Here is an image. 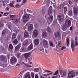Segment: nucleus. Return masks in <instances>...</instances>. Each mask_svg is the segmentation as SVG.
I'll return each mask as SVG.
<instances>
[{"instance_id":"nucleus-23","label":"nucleus","mask_w":78,"mask_h":78,"mask_svg":"<svg viewBox=\"0 0 78 78\" xmlns=\"http://www.w3.org/2000/svg\"><path fill=\"white\" fill-rule=\"evenodd\" d=\"M33 43H31V44L28 47L27 49L28 50H31V49H33Z\"/></svg>"},{"instance_id":"nucleus-34","label":"nucleus","mask_w":78,"mask_h":78,"mask_svg":"<svg viewBox=\"0 0 78 78\" xmlns=\"http://www.w3.org/2000/svg\"><path fill=\"white\" fill-rule=\"evenodd\" d=\"M6 34V30H4L2 32V36H5V34Z\"/></svg>"},{"instance_id":"nucleus-60","label":"nucleus","mask_w":78,"mask_h":78,"mask_svg":"<svg viewBox=\"0 0 78 78\" xmlns=\"http://www.w3.org/2000/svg\"><path fill=\"white\" fill-rule=\"evenodd\" d=\"M44 76H48V74H44Z\"/></svg>"},{"instance_id":"nucleus-35","label":"nucleus","mask_w":78,"mask_h":78,"mask_svg":"<svg viewBox=\"0 0 78 78\" xmlns=\"http://www.w3.org/2000/svg\"><path fill=\"white\" fill-rule=\"evenodd\" d=\"M9 47L10 50H12L13 48V46H12V45L11 44L9 45Z\"/></svg>"},{"instance_id":"nucleus-1","label":"nucleus","mask_w":78,"mask_h":78,"mask_svg":"<svg viewBox=\"0 0 78 78\" xmlns=\"http://www.w3.org/2000/svg\"><path fill=\"white\" fill-rule=\"evenodd\" d=\"M58 21L60 22H62L64 20V17L63 15L61 14H59L58 17Z\"/></svg>"},{"instance_id":"nucleus-12","label":"nucleus","mask_w":78,"mask_h":78,"mask_svg":"<svg viewBox=\"0 0 78 78\" xmlns=\"http://www.w3.org/2000/svg\"><path fill=\"white\" fill-rule=\"evenodd\" d=\"M24 56L26 59V60H27V59L29 58V57L30 56V53H28L25 54L24 55Z\"/></svg>"},{"instance_id":"nucleus-46","label":"nucleus","mask_w":78,"mask_h":78,"mask_svg":"<svg viewBox=\"0 0 78 78\" xmlns=\"http://www.w3.org/2000/svg\"><path fill=\"white\" fill-rule=\"evenodd\" d=\"M16 56L18 58H20V53L18 52V53H17Z\"/></svg>"},{"instance_id":"nucleus-6","label":"nucleus","mask_w":78,"mask_h":78,"mask_svg":"<svg viewBox=\"0 0 78 78\" xmlns=\"http://www.w3.org/2000/svg\"><path fill=\"white\" fill-rule=\"evenodd\" d=\"M71 25V21L69 20H67L65 21V26L66 27H70Z\"/></svg>"},{"instance_id":"nucleus-20","label":"nucleus","mask_w":78,"mask_h":78,"mask_svg":"<svg viewBox=\"0 0 78 78\" xmlns=\"http://www.w3.org/2000/svg\"><path fill=\"white\" fill-rule=\"evenodd\" d=\"M34 43L35 45H38L39 43V40L38 39L34 40Z\"/></svg>"},{"instance_id":"nucleus-11","label":"nucleus","mask_w":78,"mask_h":78,"mask_svg":"<svg viewBox=\"0 0 78 78\" xmlns=\"http://www.w3.org/2000/svg\"><path fill=\"white\" fill-rule=\"evenodd\" d=\"M43 44L44 45H45L46 46V48H48V42L47 41V40L43 39Z\"/></svg>"},{"instance_id":"nucleus-48","label":"nucleus","mask_w":78,"mask_h":78,"mask_svg":"<svg viewBox=\"0 0 78 78\" xmlns=\"http://www.w3.org/2000/svg\"><path fill=\"white\" fill-rule=\"evenodd\" d=\"M58 71H59V70H58L57 71L55 72V73L53 75H57L58 73Z\"/></svg>"},{"instance_id":"nucleus-7","label":"nucleus","mask_w":78,"mask_h":78,"mask_svg":"<svg viewBox=\"0 0 78 78\" xmlns=\"http://www.w3.org/2000/svg\"><path fill=\"white\" fill-rule=\"evenodd\" d=\"M73 12L74 15H77L78 14V7H73Z\"/></svg>"},{"instance_id":"nucleus-42","label":"nucleus","mask_w":78,"mask_h":78,"mask_svg":"<svg viewBox=\"0 0 78 78\" xmlns=\"http://www.w3.org/2000/svg\"><path fill=\"white\" fill-rule=\"evenodd\" d=\"M75 46L76 47L78 46V42L76 41H75Z\"/></svg>"},{"instance_id":"nucleus-10","label":"nucleus","mask_w":78,"mask_h":78,"mask_svg":"<svg viewBox=\"0 0 78 78\" xmlns=\"http://www.w3.org/2000/svg\"><path fill=\"white\" fill-rule=\"evenodd\" d=\"M39 34V31L37 30H35L33 32V35L34 37H37Z\"/></svg>"},{"instance_id":"nucleus-63","label":"nucleus","mask_w":78,"mask_h":78,"mask_svg":"<svg viewBox=\"0 0 78 78\" xmlns=\"http://www.w3.org/2000/svg\"><path fill=\"white\" fill-rule=\"evenodd\" d=\"M57 78V76H53L52 78Z\"/></svg>"},{"instance_id":"nucleus-13","label":"nucleus","mask_w":78,"mask_h":78,"mask_svg":"<svg viewBox=\"0 0 78 78\" xmlns=\"http://www.w3.org/2000/svg\"><path fill=\"white\" fill-rule=\"evenodd\" d=\"M38 22L39 23H40L42 25L44 24V20L43 19H42V18H39L38 20Z\"/></svg>"},{"instance_id":"nucleus-2","label":"nucleus","mask_w":78,"mask_h":78,"mask_svg":"<svg viewBox=\"0 0 78 78\" xmlns=\"http://www.w3.org/2000/svg\"><path fill=\"white\" fill-rule=\"evenodd\" d=\"M29 15L28 14H25L23 16V22H27L28 20Z\"/></svg>"},{"instance_id":"nucleus-5","label":"nucleus","mask_w":78,"mask_h":78,"mask_svg":"<svg viewBox=\"0 0 78 78\" xmlns=\"http://www.w3.org/2000/svg\"><path fill=\"white\" fill-rule=\"evenodd\" d=\"M17 62V59L14 57H12L10 59V63L11 64H14L15 62Z\"/></svg>"},{"instance_id":"nucleus-50","label":"nucleus","mask_w":78,"mask_h":78,"mask_svg":"<svg viewBox=\"0 0 78 78\" xmlns=\"http://www.w3.org/2000/svg\"><path fill=\"white\" fill-rule=\"evenodd\" d=\"M0 2L2 3H5L6 0H0Z\"/></svg>"},{"instance_id":"nucleus-62","label":"nucleus","mask_w":78,"mask_h":78,"mask_svg":"<svg viewBox=\"0 0 78 78\" xmlns=\"http://www.w3.org/2000/svg\"><path fill=\"white\" fill-rule=\"evenodd\" d=\"M27 11L28 12H31V11L30 10H29V9H27Z\"/></svg>"},{"instance_id":"nucleus-14","label":"nucleus","mask_w":78,"mask_h":78,"mask_svg":"<svg viewBox=\"0 0 78 78\" xmlns=\"http://www.w3.org/2000/svg\"><path fill=\"white\" fill-rule=\"evenodd\" d=\"M74 41L73 40H72L71 43V48L72 49L73 51H74V50H75V48H74Z\"/></svg>"},{"instance_id":"nucleus-45","label":"nucleus","mask_w":78,"mask_h":78,"mask_svg":"<svg viewBox=\"0 0 78 78\" xmlns=\"http://www.w3.org/2000/svg\"><path fill=\"white\" fill-rule=\"evenodd\" d=\"M19 20H14L13 21V22L15 23H17V22H19Z\"/></svg>"},{"instance_id":"nucleus-38","label":"nucleus","mask_w":78,"mask_h":78,"mask_svg":"<svg viewBox=\"0 0 78 78\" xmlns=\"http://www.w3.org/2000/svg\"><path fill=\"white\" fill-rule=\"evenodd\" d=\"M27 0H23V3L21 4V5H23V3H24V4H25V3H27Z\"/></svg>"},{"instance_id":"nucleus-40","label":"nucleus","mask_w":78,"mask_h":78,"mask_svg":"<svg viewBox=\"0 0 78 78\" xmlns=\"http://www.w3.org/2000/svg\"><path fill=\"white\" fill-rule=\"evenodd\" d=\"M62 44L61 43V41H59L58 43V45L59 47H61Z\"/></svg>"},{"instance_id":"nucleus-49","label":"nucleus","mask_w":78,"mask_h":78,"mask_svg":"<svg viewBox=\"0 0 78 78\" xmlns=\"http://www.w3.org/2000/svg\"><path fill=\"white\" fill-rule=\"evenodd\" d=\"M9 5L11 7H12V8H14V5H13V4L12 3H11Z\"/></svg>"},{"instance_id":"nucleus-28","label":"nucleus","mask_w":78,"mask_h":78,"mask_svg":"<svg viewBox=\"0 0 78 78\" xmlns=\"http://www.w3.org/2000/svg\"><path fill=\"white\" fill-rule=\"evenodd\" d=\"M69 38H67L66 39V45H67V46H69Z\"/></svg>"},{"instance_id":"nucleus-18","label":"nucleus","mask_w":78,"mask_h":78,"mask_svg":"<svg viewBox=\"0 0 78 78\" xmlns=\"http://www.w3.org/2000/svg\"><path fill=\"white\" fill-rule=\"evenodd\" d=\"M0 59L1 61H4L5 60V56L3 55H0Z\"/></svg>"},{"instance_id":"nucleus-36","label":"nucleus","mask_w":78,"mask_h":78,"mask_svg":"<svg viewBox=\"0 0 78 78\" xmlns=\"http://www.w3.org/2000/svg\"><path fill=\"white\" fill-rule=\"evenodd\" d=\"M13 42L14 44H17L18 43V41H17V39H15L13 41Z\"/></svg>"},{"instance_id":"nucleus-21","label":"nucleus","mask_w":78,"mask_h":78,"mask_svg":"<svg viewBox=\"0 0 78 78\" xmlns=\"http://www.w3.org/2000/svg\"><path fill=\"white\" fill-rule=\"evenodd\" d=\"M48 19L50 22H52L53 20V15L49 16L48 17Z\"/></svg>"},{"instance_id":"nucleus-56","label":"nucleus","mask_w":78,"mask_h":78,"mask_svg":"<svg viewBox=\"0 0 78 78\" xmlns=\"http://www.w3.org/2000/svg\"><path fill=\"white\" fill-rule=\"evenodd\" d=\"M15 7L16 8H19V7H20V5H19L18 4H16L15 5Z\"/></svg>"},{"instance_id":"nucleus-43","label":"nucleus","mask_w":78,"mask_h":78,"mask_svg":"<svg viewBox=\"0 0 78 78\" xmlns=\"http://www.w3.org/2000/svg\"><path fill=\"white\" fill-rule=\"evenodd\" d=\"M48 72V73H47L48 76H49V75H52L53 73L51 72V71H49Z\"/></svg>"},{"instance_id":"nucleus-55","label":"nucleus","mask_w":78,"mask_h":78,"mask_svg":"<svg viewBox=\"0 0 78 78\" xmlns=\"http://www.w3.org/2000/svg\"><path fill=\"white\" fill-rule=\"evenodd\" d=\"M20 40H21V42H23V38L22 37H20Z\"/></svg>"},{"instance_id":"nucleus-22","label":"nucleus","mask_w":78,"mask_h":78,"mask_svg":"<svg viewBox=\"0 0 78 78\" xmlns=\"http://www.w3.org/2000/svg\"><path fill=\"white\" fill-rule=\"evenodd\" d=\"M55 37H57L58 38H60L61 37V34L59 32L57 33L55 35Z\"/></svg>"},{"instance_id":"nucleus-27","label":"nucleus","mask_w":78,"mask_h":78,"mask_svg":"<svg viewBox=\"0 0 78 78\" xmlns=\"http://www.w3.org/2000/svg\"><path fill=\"white\" fill-rule=\"evenodd\" d=\"M10 16L12 20H15L16 19V16L15 15H10Z\"/></svg>"},{"instance_id":"nucleus-29","label":"nucleus","mask_w":78,"mask_h":78,"mask_svg":"<svg viewBox=\"0 0 78 78\" xmlns=\"http://www.w3.org/2000/svg\"><path fill=\"white\" fill-rule=\"evenodd\" d=\"M16 34L14 33L13 34L12 37V40H14V39H16Z\"/></svg>"},{"instance_id":"nucleus-9","label":"nucleus","mask_w":78,"mask_h":78,"mask_svg":"<svg viewBox=\"0 0 78 78\" xmlns=\"http://www.w3.org/2000/svg\"><path fill=\"white\" fill-rule=\"evenodd\" d=\"M48 13V16H52V6H50L49 8Z\"/></svg>"},{"instance_id":"nucleus-24","label":"nucleus","mask_w":78,"mask_h":78,"mask_svg":"<svg viewBox=\"0 0 78 78\" xmlns=\"http://www.w3.org/2000/svg\"><path fill=\"white\" fill-rule=\"evenodd\" d=\"M28 40H26L23 43V45L24 46H27V45H28Z\"/></svg>"},{"instance_id":"nucleus-54","label":"nucleus","mask_w":78,"mask_h":78,"mask_svg":"<svg viewBox=\"0 0 78 78\" xmlns=\"http://www.w3.org/2000/svg\"><path fill=\"white\" fill-rule=\"evenodd\" d=\"M31 75L32 78H34V73L33 72L31 73Z\"/></svg>"},{"instance_id":"nucleus-17","label":"nucleus","mask_w":78,"mask_h":78,"mask_svg":"<svg viewBox=\"0 0 78 78\" xmlns=\"http://www.w3.org/2000/svg\"><path fill=\"white\" fill-rule=\"evenodd\" d=\"M24 36V37H30V36H29V34L27 31H25Z\"/></svg>"},{"instance_id":"nucleus-51","label":"nucleus","mask_w":78,"mask_h":78,"mask_svg":"<svg viewBox=\"0 0 78 78\" xmlns=\"http://www.w3.org/2000/svg\"><path fill=\"white\" fill-rule=\"evenodd\" d=\"M49 43L50 45L51 46V47H53V43H52V42L51 41H49Z\"/></svg>"},{"instance_id":"nucleus-4","label":"nucleus","mask_w":78,"mask_h":78,"mask_svg":"<svg viewBox=\"0 0 78 78\" xmlns=\"http://www.w3.org/2000/svg\"><path fill=\"white\" fill-rule=\"evenodd\" d=\"M75 76V74L74 72L70 71L68 73V77L70 78H73Z\"/></svg>"},{"instance_id":"nucleus-52","label":"nucleus","mask_w":78,"mask_h":78,"mask_svg":"<svg viewBox=\"0 0 78 78\" xmlns=\"http://www.w3.org/2000/svg\"><path fill=\"white\" fill-rule=\"evenodd\" d=\"M67 8L65 7L64 9V12H66L67 11Z\"/></svg>"},{"instance_id":"nucleus-3","label":"nucleus","mask_w":78,"mask_h":78,"mask_svg":"<svg viewBox=\"0 0 78 78\" xmlns=\"http://www.w3.org/2000/svg\"><path fill=\"white\" fill-rule=\"evenodd\" d=\"M26 25L28 27V30L29 31H30L33 30V25L31 24H30V22L27 23Z\"/></svg>"},{"instance_id":"nucleus-47","label":"nucleus","mask_w":78,"mask_h":78,"mask_svg":"<svg viewBox=\"0 0 78 78\" xmlns=\"http://www.w3.org/2000/svg\"><path fill=\"white\" fill-rule=\"evenodd\" d=\"M66 47L65 46H63L62 47V48H61V50H64V49H66Z\"/></svg>"},{"instance_id":"nucleus-39","label":"nucleus","mask_w":78,"mask_h":78,"mask_svg":"<svg viewBox=\"0 0 78 78\" xmlns=\"http://www.w3.org/2000/svg\"><path fill=\"white\" fill-rule=\"evenodd\" d=\"M56 24H57V20H55L54 21L53 25H56Z\"/></svg>"},{"instance_id":"nucleus-30","label":"nucleus","mask_w":78,"mask_h":78,"mask_svg":"<svg viewBox=\"0 0 78 78\" xmlns=\"http://www.w3.org/2000/svg\"><path fill=\"white\" fill-rule=\"evenodd\" d=\"M46 11H47V9L45 8L43 9L42 10V14H43V15H44Z\"/></svg>"},{"instance_id":"nucleus-41","label":"nucleus","mask_w":78,"mask_h":78,"mask_svg":"<svg viewBox=\"0 0 78 78\" xmlns=\"http://www.w3.org/2000/svg\"><path fill=\"white\" fill-rule=\"evenodd\" d=\"M40 69V68H35L34 69V72H38L39 70V69Z\"/></svg>"},{"instance_id":"nucleus-58","label":"nucleus","mask_w":78,"mask_h":78,"mask_svg":"<svg viewBox=\"0 0 78 78\" xmlns=\"http://www.w3.org/2000/svg\"><path fill=\"white\" fill-rule=\"evenodd\" d=\"M15 32H16L17 34H19V30H17L16 31H14Z\"/></svg>"},{"instance_id":"nucleus-53","label":"nucleus","mask_w":78,"mask_h":78,"mask_svg":"<svg viewBox=\"0 0 78 78\" xmlns=\"http://www.w3.org/2000/svg\"><path fill=\"white\" fill-rule=\"evenodd\" d=\"M25 51V48H22L21 51V52H24Z\"/></svg>"},{"instance_id":"nucleus-32","label":"nucleus","mask_w":78,"mask_h":78,"mask_svg":"<svg viewBox=\"0 0 78 78\" xmlns=\"http://www.w3.org/2000/svg\"><path fill=\"white\" fill-rule=\"evenodd\" d=\"M62 29L63 31H65L66 30V25H63L62 28Z\"/></svg>"},{"instance_id":"nucleus-8","label":"nucleus","mask_w":78,"mask_h":78,"mask_svg":"<svg viewBox=\"0 0 78 78\" xmlns=\"http://www.w3.org/2000/svg\"><path fill=\"white\" fill-rule=\"evenodd\" d=\"M60 75L63 76H66L67 75V72L66 71L61 70H60Z\"/></svg>"},{"instance_id":"nucleus-64","label":"nucleus","mask_w":78,"mask_h":78,"mask_svg":"<svg viewBox=\"0 0 78 78\" xmlns=\"http://www.w3.org/2000/svg\"><path fill=\"white\" fill-rule=\"evenodd\" d=\"M8 27L9 29H11V26L10 25H8Z\"/></svg>"},{"instance_id":"nucleus-19","label":"nucleus","mask_w":78,"mask_h":78,"mask_svg":"<svg viewBox=\"0 0 78 78\" xmlns=\"http://www.w3.org/2000/svg\"><path fill=\"white\" fill-rule=\"evenodd\" d=\"M48 35V34L46 32H44L42 33V36L43 37H47Z\"/></svg>"},{"instance_id":"nucleus-15","label":"nucleus","mask_w":78,"mask_h":78,"mask_svg":"<svg viewBox=\"0 0 78 78\" xmlns=\"http://www.w3.org/2000/svg\"><path fill=\"white\" fill-rule=\"evenodd\" d=\"M0 66L1 67H2L3 68H5V67H7V64L6 63H0Z\"/></svg>"},{"instance_id":"nucleus-16","label":"nucleus","mask_w":78,"mask_h":78,"mask_svg":"<svg viewBox=\"0 0 78 78\" xmlns=\"http://www.w3.org/2000/svg\"><path fill=\"white\" fill-rule=\"evenodd\" d=\"M24 78H31L30 73L29 72L27 73Z\"/></svg>"},{"instance_id":"nucleus-31","label":"nucleus","mask_w":78,"mask_h":78,"mask_svg":"<svg viewBox=\"0 0 78 78\" xmlns=\"http://www.w3.org/2000/svg\"><path fill=\"white\" fill-rule=\"evenodd\" d=\"M46 30L48 32H49V33H50V32H51V29L50 28V27H49V26H48Z\"/></svg>"},{"instance_id":"nucleus-25","label":"nucleus","mask_w":78,"mask_h":78,"mask_svg":"<svg viewBox=\"0 0 78 78\" xmlns=\"http://www.w3.org/2000/svg\"><path fill=\"white\" fill-rule=\"evenodd\" d=\"M20 49V44H18L16 46L15 48V51H18Z\"/></svg>"},{"instance_id":"nucleus-59","label":"nucleus","mask_w":78,"mask_h":78,"mask_svg":"<svg viewBox=\"0 0 78 78\" xmlns=\"http://www.w3.org/2000/svg\"><path fill=\"white\" fill-rule=\"evenodd\" d=\"M68 2L69 4V5H72V2L70 1V0H69L68 1Z\"/></svg>"},{"instance_id":"nucleus-26","label":"nucleus","mask_w":78,"mask_h":78,"mask_svg":"<svg viewBox=\"0 0 78 78\" xmlns=\"http://www.w3.org/2000/svg\"><path fill=\"white\" fill-rule=\"evenodd\" d=\"M65 5V3H64V2L62 3L59 6L58 8H59V9H61V8H62L63 7H64V6Z\"/></svg>"},{"instance_id":"nucleus-44","label":"nucleus","mask_w":78,"mask_h":78,"mask_svg":"<svg viewBox=\"0 0 78 78\" xmlns=\"http://www.w3.org/2000/svg\"><path fill=\"white\" fill-rule=\"evenodd\" d=\"M68 14L69 16H71L72 14V11H69L68 13Z\"/></svg>"},{"instance_id":"nucleus-57","label":"nucleus","mask_w":78,"mask_h":78,"mask_svg":"<svg viewBox=\"0 0 78 78\" xmlns=\"http://www.w3.org/2000/svg\"><path fill=\"white\" fill-rule=\"evenodd\" d=\"M8 14H9V13H8L6 12H5V13H4V15L5 16H8Z\"/></svg>"},{"instance_id":"nucleus-61","label":"nucleus","mask_w":78,"mask_h":78,"mask_svg":"<svg viewBox=\"0 0 78 78\" xmlns=\"http://www.w3.org/2000/svg\"><path fill=\"white\" fill-rule=\"evenodd\" d=\"M35 78H38L39 77L38 76H37V75H35Z\"/></svg>"},{"instance_id":"nucleus-37","label":"nucleus","mask_w":78,"mask_h":78,"mask_svg":"<svg viewBox=\"0 0 78 78\" xmlns=\"http://www.w3.org/2000/svg\"><path fill=\"white\" fill-rule=\"evenodd\" d=\"M55 50L57 51H60L61 49L59 48V47H58L57 48H55Z\"/></svg>"},{"instance_id":"nucleus-33","label":"nucleus","mask_w":78,"mask_h":78,"mask_svg":"<svg viewBox=\"0 0 78 78\" xmlns=\"http://www.w3.org/2000/svg\"><path fill=\"white\" fill-rule=\"evenodd\" d=\"M23 64H24L25 65H26V66H27V67H33V66H31V65H29L27 63L25 64V62H23Z\"/></svg>"}]
</instances>
